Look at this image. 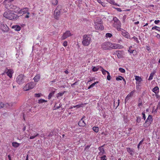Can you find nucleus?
<instances>
[{"label":"nucleus","instance_id":"nucleus-1","mask_svg":"<svg viewBox=\"0 0 160 160\" xmlns=\"http://www.w3.org/2000/svg\"><path fill=\"white\" fill-rule=\"evenodd\" d=\"M3 15L6 18L12 20H15L18 18L17 15L8 10L5 11L3 13Z\"/></svg>","mask_w":160,"mask_h":160},{"label":"nucleus","instance_id":"nucleus-2","mask_svg":"<svg viewBox=\"0 0 160 160\" xmlns=\"http://www.w3.org/2000/svg\"><path fill=\"white\" fill-rule=\"evenodd\" d=\"M113 26L116 28L118 31H120L121 29V23L120 21L116 17L113 18L112 20Z\"/></svg>","mask_w":160,"mask_h":160},{"label":"nucleus","instance_id":"nucleus-3","mask_svg":"<svg viewBox=\"0 0 160 160\" xmlns=\"http://www.w3.org/2000/svg\"><path fill=\"white\" fill-rule=\"evenodd\" d=\"M91 41V38L87 35H84L83 37L82 44L84 46H88Z\"/></svg>","mask_w":160,"mask_h":160},{"label":"nucleus","instance_id":"nucleus-4","mask_svg":"<svg viewBox=\"0 0 160 160\" xmlns=\"http://www.w3.org/2000/svg\"><path fill=\"white\" fill-rule=\"evenodd\" d=\"M26 77L23 74L19 75L16 78V82L19 84H22L25 81Z\"/></svg>","mask_w":160,"mask_h":160},{"label":"nucleus","instance_id":"nucleus-5","mask_svg":"<svg viewBox=\"0 0 160 160\" xmlns=\"http://www.w3.org/2000/svg\"><path fill=\"white\" fill-rule=\"evenodd\" d=\"M34 87L35 84L34 83L31 82L26 84L25 86L24 87L23 89L24 91H27L33 88Z\"/></svg>","mask_w":160,"mask_h":160},{"label":"nucleus","instance_id":"nucleus-6","mask_svg":"<svg viewBox=\"0 0 160 160\" xmlns=\"http://www.w3.org/2000/svg\"><path fill=\"white\" fill-rule=\"evenodd\" d=\"M111 42H105L103 43L101 45L102 48L104 50L110 49Z\"/></svg>","mask_w":160,"mask_h":160},{"label":"nucleus","instance_id":"nucleus-7","mask_svg":"<svg viewBox=\"0 0 160 160\" xmlns=\"http://www.w3.org/2000/svg\"><path fill=\"white\" fill-rule=\"evenodd\" d=\"M72 35V34L69 31H66L64 33L61 38V39L62 40L65 39L68 37L71 36Z\"/></svg>","mask_w":160,"mask_h":160},{"label":"nucleus","instance_id":"nucleus-8","mask_svg":"<svg viewBox=\"0 0 160 160\" xmlns=\"http://www.w3.org/2000/svg\"><path fill=\"white\" fill-rule=\"evenodd\" d=\"M61 10V9L58 10L57 8H56L55 10L54 13V17L55 19H58L59 18L60 14V11Z\"/></svg>","mask_w":160,"mask_h":160},{"label":"nucleus","instance_id":"nucleus-9","mask_svg":"<svg viewBox=\"0 0 160 160\" xmlns=\"http://www.w3.org/2000/svg\"><path fill=\"white\" fill-rule=\"evenodd\" d=\"M85 116H83L80 120L78 123V124L79 126L85 127L86 126V124L84 120V119H85Z\"/></svg>","mask_w":160,"mask_h":160},{"label":"nucleus","instance_id":"nucleus-10","mask_svg":"<svg viewBox=\"0 0 160 160\" xmlns=\"http://www.w3.org/2000/svg\"><path fill=\"white\" fill-rule=\"evenodd\" d=\"M110 47L111 48H122L123 46L117 43H112L111 42Z\"/></svg>","mask_w":160,"mask_h":160},{"label":"nucleus","instance_id":"nucleus-11","mask_svg":"<svg viewBox=\"0 0 160 160\" xmlns=\"http://www.w3.org/2000/svg\"><path fill=\"white\" fill-rule=\"evenodd\" d=\"M28 10V8H25L21 9L20 10H19V11L18 10L17 12H16L18 14H23L27 12Z\"/></svg>","mask_w":160,"mask_h":160},{"label":"nucleus","instance_id":"nucleus-12","mask_svg":"<svg viewBox=\"0 0 160 160\" xmlns=\"http://www.w3.org/2000/svg\"><path fill=\"white\" fill-rule=\"evenodd\" d=\"M0 29L3 32H6L8 31V28L6 25L4 24H1L0 25Z\"/></svg>","mask_w":160,"mask_h":160},{"label":"nucleus","instance_id":"nucleus-13","mask_svg":"<svg viewBox=\"0 0 160 160\" xmlns=\"http://www.w3.org/2000/svg\"><path fill=\"white\" fill-rule=\"evenodd\" d=\"M103 146L100 147L98 148V149L99 152H98V155L100 156H102L105 153V152L104 148H102Z\"/></svg>","mask_w":160,"mask_h":160},{"label":"nucleus","instance_id":"nucleus-14","mask_svg":"<svg viewBox=\"0 0 160 160\" xmlns=\"http://www.w3.org/2000/svg\"><path fill=\"white\" fill-rule=\"evenodd\" d=\"M95 27L98 30H102L104 28V27L101 23L95 25Z\"/></svg>","mask_w":160,"mask_h":160},{"label":"nucleus","instance_id":"nucleus-15","mask_svg":"<svg viewBox=\"0 0 160 160\" xmlns=\"http://www.w3.org/2000/svg\"><path fill=\"white\" fill-rule=\"evenodd\" d=\"M7 71L6 72L7 75L10 78H11L12 77V74L13 73V70L12 69H8L7 68H6Z\"/></svg>","mask_w":160,"mask_h":160},{"label":"nucleus","instance_id":"nucleus-16","mask_svg":"<svg viewBox=\"0 0 160 160\" xmlns=\"http://www.w3.org/2000/svg\"><path fill=\"white\" fill-rule=\"evenodd\" d=\"M146 122L149 123H151L152 122V116L151 115H149L146 121Z\"/></svg>","mask_w":160,"mask_h":160},{"label":"nucleus","instance_id":"nucleus-17","mask_svg":"<svg viewBox=\"0 0 160 160\" xmlns=\"http://www.w3.org/2000/svg\"><path fill=\"white\" fill-rule=\"evenodd\" d=\"M102 22L101 19L99 18H97L96 19L94 22L95 25L98 24H101Z\"/></svg>","mask_w":160,"mask_h":160},{"label":"nucleus","instance_id":"nucleus-18","mask_svg":"<svg viewBox=\"0 0 160 160\" xmlns=\"http://www.w3.org/2000/svg\"><path fill=\"white\" fill-rule=\"evenodd\" d=\"M12 28L14 29L16 31H19L21 29V28L18 25L13 26Z\"/></svg>","mask_w":160,"mask_h":160},{"label":"nucleus","instance_id":"nucleus-19","mask_svg":"<svg viewBox=\"0 0 160 160\" xmlns=\"http://www.w3.org/2000/svg\"><path fill=\"white\" fill-rule=\"evenodd\" d=\"M40 75L39 74L37 75L33 79L35 82H38L40 79Z\"/></svg>","mask_w":160,"mask_h":160},{"label":"nucleus","instance_id":"nucleus-20","mask_svg":"<svg viewBox=\"0 0 160 160\" xmlns=\"http://www.w3.org/2000/svg\"><path fill=\"white\" fill-rule=\"evenodd\" d=\"M152 91L155 93H158L159 92V89L158 87H156L152 89Z\"/></svg>","mask_w":160,"mask_h":160},{"label":"nucleus","instance_id":"nucleus-21","mask_svg":"<svg viewBox=\"0 0 160 160\" xmlns=\"http://www.w3.org/2000/svg\"><path fill=\"white\" fill-rule=\"evenodd\" d=\"M99 68H101V70L103 75H105L107 73L108 74V71L104 70L102 67H100Z\"/></svg>","mask_w":160,"mask_h":160},{"label":"nucleus","instance_id":"nucleus-22","mask_svg":"<svg viewBox=\"0 0 160 160\" xmlns=\"http://www.w3.org/2000/svg\"><path fill=\"white\" fill-rule=\"evenodd\" d=\"M122 34L123 36L127 38H128L129 36L128 33L126 31L122 32Z\"/></svg>","mask_w":160,"mask_h":160},{"label":"nucleus","instance_id":"nucleus-23","mask_svg":"<svg viewBox=\"0 0 160 160\" xmlns=\"http://www.w3.org/2000/svg\"><path fill=\"white\" fill-rule=\"evenodd\" d=\"M92 129L94 132L97 133L99 131V128L98 127H93Z\"/></svg>","mask_w":160,"mask_h":160},{"label":"nucleus","instance_id":"nucleus-24","mask_svg":"<svg viewBox=\"0 0 160 160\" xmlns=\"http://www.w3.org/2000/svg\"><path fill=\"white\" fill-rule=\"evenodd\" d=\"M118 102H116V103H115V101H114V107H116V108H115L116 109L117 108V107L119 106V105L120 100L119 99H118Z\"/></svg>","mask_w":160,"mask_h":160},{"label":"nucleus","instance_id":"nucleus-25","mask_svg":"<svg viewBox=\"0 0 160 160\" xmlns=\"http://www.w3.org/2000/svg\"><path fill=\"white\" fill-rule=\"evenodd\" d=\"M55 91H52L51 93H50L48 96V99H50L52 98V96L54 94Z\"/></svg>","mask_w":160,"mask_h":160},{"label":"nucleus","instance_id":"nucleus-26","mask_svg":"<svg viewBox=\"0 0 160 160\" xmlns=\"http://www.w3.org/2000/svg\"><path fill=\"white\" fill-rule=\"evenodd\" d=\"M155 73V72H153L150 73L149 78L148 79V80H151L152 79Z\"/></svg>","mask_w":160,"mask_h":160},{"label":"nucleus","instance_id":"nucleus-27","mask_svg":"<svg viewBox=\"0 0 160 160\" xmlns=\"http://www.w3.org/2000/svg\"><path fill=\"white\" fill-rule=\"evenodd\" d=\"M117 56L119 58H122V52L121 51H119L117 54Z\"/></svg>","mask_w":160,"mask_h":160},{"label":"nucleus","instance_id":"nucleus-28","mask_svg":"<svg viewBox=\"0 0 160 160\" xmlns=\"http://www.w3.org/2000/svg\"><path fill=\"white\" fill-rule=\"evenodd\" d=\"M19 144L17 142H13L12 143V145L15 148H17L19 145Z\"/></svg>","mask_w":160,"mask_h":160},{"label":"nucleus","instance_id":"nucleus-29","mask_svg":"<svg viewBox=\"0 0 160 160\" xmlns=\"http://www.w3.org/2000/svg\"><path fill=\"white\" fill-rule=\"evenodd\" d=\"M135 79L139 82H140L142 81L141 78L140 77L138 76H136L135 77Z\"/></svg>","mask_w":160,"mask_h":160},{"label":"nucleus","instance_id":"nucleus-30","mask_svg":"<svg viewBox=\"0 0 160 160\" xmlns=\"http://www.w3.org/2000/svg\"><path fill=\"white\" fill-rule=\"evenodd\" d=\"M135 92V90H133V91L131 92L130 93H129L128 95L130 97H132L133 95V94Z\"/></svg>","mask_w":160,"mask_h":160},{"label":"nucleus","instance_id":"nucleus-31","mask_svg":"<svg viewBox=\"0 0 160 160\" xmlns=\"http://www.w3.org/2000/svg\"><path fill=\"white\" fill-rule=\"evenodd\" d=\"M152 29H156L159 32H160V28L157 26H154L152 28Z\"/></svg>","mask_w":160,"mask_h":160},{"label":"nucleus","instance_id":"nucleus-32","mask_svg":"<svg viewBox=\"0 0 160 160\" xmlns=\"http://www.w3.org/2000/svg\"><path fill=\"white\" fill-rule=\"evenodd\" d=\"M47 101L45 100L44 99H40L38 100V103H42L44 102H47Z\"/></svg>","mask_w":160,"mask_h":160},{"label":"nucleus","instance_id":"nucleus-33","mask_svg":"<svg viewBox=\"0 0 160 160\" xmlns=\"http://www.w3.org/2000/svg\"><path fill=\"white\" fill-rule=\"evenodd\" d=\"M127 150L128 152L130 153V154H132V152H133L132 150L131 149V148H127Z\"/></svg>","mask_w":160,"mask_h":160},{"label":"nucleus","instance_id":"nucleus-34","mask_svg":"<svg viewBox=\"0 0 160 160\" xmlns=\"http://www.w3.org/2000/svg\"><path fill=\"white\" fill-rule=\"evenodd\" d=\"M38 135V133H35L33 136H31L30 137V139H34L35 137Z\"/></svg>","mask_w":160,"mask_h":160},{"label":"nucleus","instance_id":"nucleus-35","mask_svg":"<svg viewBox=\"0 0 160 160\" xmlns=\"http://www.w3.org/2000/svg\"><path fill=\"white\" fill-rule=\"evenodd\" d=\"M141 121V117L139 116L137 117V119L136 120V121L138 123H139Z\"/></svg>","mask_w":160,"mask_h":160},{"label":"nucleus","instance_id":"nucleus-36","mask_svg":"<svg viewBox=\"0 0 160 160\" xmlns=\"http://www.w3.org/2000/svg\"><path fill=\"white\" fill-rule=\"evenodd\" d=\"M58 3V1L57 0H52V3L54 5H56Z\"/></svg>","mask_w":160,"mask_h":160},{"label":"nucleus","instance_id":"nucleus-37","mask_svg":"<svg viewBox=\"0 0 160 160\" xmlns=\"http://www.w3.org/2000/svg\"><path fill=\"white\" fill-rule=\"evenodd\" d=\"M99 68L98 67H94L92 69V70L94 72L97 71L99 69Z\"/></svg>","mask_w":160,"mask_h":160},{"label":"nucleus","instance_id":"nucleus-38","mask_svg":"<svg viewBox=\"0 0 160 160\" xmlns=\"http://www.w3.org/2000/svg\"><path fill=\"white\" fill-rule=\"evenodd\" d=\"M122 78H123L122 77L120 76H118V77H116V80L118 81L120 80H121L122 79Z\"/></svg>","mask_w":160,"mask_h":160},{"label":"nucleus","instance_id":"nucleus-39","mask_svg":"<svg viewBox=\"0 0 160 160\" xmlns=\"http://www.w3.org/2000/svg\"><path fill=\"white\" fill-rule=\"evenodd\" d=\"M64 92H59V93H58L57 94V97L58 98L59 97L62 96L63 95Z\"/></svg>","mask_w":160,"mask_h":160},{"label":"nucleus","instance_id":"nucleus-40","mask_svg":"<svg viewBox=\"0 0 160 160\" xmlns=\"http://www.w3.org/2000/svg\"><path fill=\"white\" fill-rule=\"evenodd\" d=\"M130 97H129L128 95L126 97V98L125 100V103H126L127 102H128L130 99Z\"/></svg>","mask_w":160,"mask_h":160},{"label":"nucleus","instance_id":"nucleus-41","mask_svg":"<svg viewBox=\"0 0 160 160\" xmlns=\"http://www.w3.org/2000/svg\"><path fill=\"white\" fill-rule=\"evenodd\" d=\"M110 4H115V2L113 0H106Z\"/></svg>","mask_w":160,"mask_h":160},{"label":"nucleus","instance_id":"nucleus-42","mask_svg":"<svg viewBox=\"0 0 160 160\" xmlns=\"http://www.w3.org/2000/svg\"><path fill=\"white\" fill-rule=\"evenodd\" d=\"M112 36V35L110 33H107L106 34V37L107 38H111Z\"/></svg>","mask_w":160,"mask_h":160},{"label":"nucleus","instance_id":"nucleus-43","mask_svg":"<svg viewBox=\"0 0 160 160\" xmlns=\"http://www.w3.org/2000/svg\"><path fill=\"white\" fill-rule=\"evenodd\" d=\"M150 123L146 122V121H145L144 123L143 124V126L145 127H148L150 125Z\"/></svg>","mask_w":160,"mask_h":160},{"label":"nucleus","instance_id":"nucleus-44","mask_svg":"<svg viewBox=\"0 0 160 160\" xmlns=\"http://www.w3.org/2000/svg\"><path fill=\"white\" fill-rule=\"evenodd\" d=\"M106 156L105 155H103L100 157V160H107Z\"/></svg>","mask_w":160,"mask_h":160},{"label":"nucleus","instance_id":"nucleus-45","mask_svg":"<svg viewBox=\"0 0 160 160\" xmlns=\"http://www.w3.org/2000/svg\"><path fill=\"white\" fill-rule=\"evenodd\" d=\"M119 70L122 73H124L125 72V70L121 68H119Z\"/></svg>","mask_w":160,"mask_h":160},{"label":"nucleus","instance_id":"nucleus-46","mask_svg":"<svg viewBox=\"0 0 160 160\" xmlns=\"http://www.w3.org/2000/svg\"><path fill=\"white\" fill-rule=\"evenodd\" d=\"M108 75L107 76V78L108 80L109 81L111 79V76L109 72H108Z\"/></svg>","mask_w":160,"mask_h":160},{"label":"nucleus","instance_id":"nucleus-47","mask_svg":"<svg viewBox=\"0 0 160 160\" xmlns=\"http://www.w3.org/2000/svg\"><path fill=\"white\" fill-rule=\"evenodd\" d=\"M158 109H160V102H159L158 103V105L157 106V109L155 110V112H157V110Z\"/></svg>","mask_w":160,"mask_h":160},{"label":"nucleus","instance_id":"nucleus-48","mask_svg":"<svg viewBox=\"0 0 160 160\" xmlns=\"http://www.w3.org/2000/svg\"><path fill=\"white\" fill-rule=\"evenodd\" d=\"M132 38L134 39V40L137 43H138L139 42V41L138 40V38L135 37H133Z\"/></svg>","mask_w":160,"mask_h":160},{"label":"nucleus","instance_id":"nucleus-49","mask_svg":"<svg viewBox=\"0 0 160 160\" xmlns=\"http://www.w3.org/2000/svg\"><path fill=\"white\" fill-rule=\"evenodd\" d=\"M81 107H82L81 104H80V105L78 104V105H76L75 106H73V107L74 108H79Z\"/></svg>","mask_w":160,"mask_h":160},{"label":"nucleus","instance_id":"nucleus-50","mask_svg":"<svg viewBox=\"0 0 160 160\" xmlns=\"http://www.w3.org/2000/svg\"><path fill=\"white\" fill-rule=\"evenodd\" d=\"M142 118L144 120H145L146 119V116L144 112H142Z\"/></svg>","mask_w":160,"mask_h":160},{"label":"nucleus","instance_id":"nucleus-51","mask_svg":"<svg viewBox=\"0 0 160 160\" xmlns=\"http://www.w3.org/2000/svg\"><path fill=\"white\" fill-rule=\"evenodd\" d=\"M5 105L2 102H0V108L4 107Z\"/></svg>","mask_w":160,"mask_h":160},{"label":"nucleus","instance_id":"nucleus-52","mask_svg":"<svg viewBox=\"0 0 160 160\" xmlns=\"http://www.w3.org/2000/svg\"><path fill=\"white\" fill-rule=\"evenodd\" d=\"M34 96L36 97L39 98L41 96L40 94L39 93H35L34 94Z\"/></svg>","mask_w":160,"mask_h":160},{"label":"nucleus","instance_id":"nucleus-53","mask_svg":"<svg viewBox=\"0 0 160 160\" xmlns=\"http://www.w3.org/2000/svg\"><path fill=\"white\" fill-rule=\"evenodd\" d=\"M67 42L65 41L63 42V45L64 47H66L67 46Z\"/></svg>","mask_w":160,"mask_h":160},{"label":"nucleus","instance_id":"nucleus-54","mask_svg":"<svg viewBox=\"0 0 160 160\" xmlns=\"http://www.w3.org/2000/svg\"><path fill=\"white\" fill-rule=\"evenodd\" d=\"M134 51H135V50H132L131 49H129L128 50V52H130L131 53H133V52Z\"/></svg>","mask_w":160,"mask_h":160},{"label":"nucleus","instance_id":"nucleus-55","mask_svg":"<svg viewBox=\"0 0 160 160\" xmlns=\"http://www.w3.org/2000/svg\"><path fill=\"white\" fill-rule=\"evenodd\" d=\"M98 82H94V83H93L91 85V86L92 87H93L97 83H98Z\"/></svg>","mask_w":160,"mask_h":160},{"label":"nucleus","instance_id":"nucleus-56","mask_svg":"<svg viewBox=\"0 0 160 160\" xmlns=\"http://www.w3.org/2000/svg\"><path fill=\"white\" fill-rule=\"evenodd\" d=\"M98 2L99 3H101L102 6H105V4L103 2H101L100 0H99Z\"/></svg>","mask_w":160,"mask_h":160},{"label":"nucleus","instance_id":"nucleus-57","mask_svg":"<svg viewBox=\"0 0 160 160\" xmlns=\"http://www.w3.org/2000/svg\"><path fill=\"white\" fill-rule=\"evenodd\" d=\"M115 9L118 12H121L122 11V10L120 8H115Z\"/></svg>","mask_w":160,"mask_h":160},{"label":"nucleus","instance_id":"nucleus-58","mask_svg":"<svg viewBox=\"0 0 160 160\" xmlns=\"http://www.w3.org/2000/svg\"><path fill=\"white\" fill-rule=\"evenodd\" d=\"M160 22V21L159 20H155L154 21V23L156 24H158Z\"/></svg>","mask_w":160,"mask_h":160},{"label":"nucleus","instance_id":"nucleus-59","mask_svg":"<svg viewBox=\"0 0 160 160\" xmlns=\"http://www.w3.org/2000/svg\"><path fill=\"white\" fill-rule=\"evenodd\" d=\"M30 14V13L29 12H27V15H26L25 17V18H29V15Z\"/></svg>","mask_w":160,"mask_h":160},{"label":"nucleus","instance_id":"nucleus-60","mask_svg":"<svg viewBox=\"0 0 160 160\" xmlns=\"http://www.w3.org/2000/svg\"><path fill=\"white\" fill-rule=\"evenodd\" d=\"M77 82H75L74 83H73L71 85V86L72 87H73L74 85H77Z\"/></svg>","mask_w":160,"mask_h":160},{"label":"nucleus","instance_id":"nucleus-61","mask_svg":"<svg viewBox=\"0 0 160 160\" xmlns=\"http://www.w3.org/2000/svg\"><path fill=\"white\" fill-rule=\"evenodd\" d=\"M61 105H59V106H57L56 105H55V106L56 107V109H59L60 107H61Z\"/></svg>","mask_w":160,"mask_h":160},{"label":"nucleus","instance_id":"nucleus-62","mask_svg":"<svg viewBox=\"0 0 160 160\" xmlns=\"http://www.w3.org/2000/svg\"><path fill=\"white\" fill-rule=\"evenodd\" d=\"M144 141V139H142L141 141H140V142H139V144L141 145L142 144V142H143Z\"/></svg>","mask_w":160,"mask_h":160},{"label":"nucleus","instance_id":"nucleus-63","mask_svg":"<svg viewBox=\"0 0 160 160\" xmlns=\"http://www.w3.org/2000/svg\"><path fill=\"white\" fill-rule=\"evenodd\" d=\"M156 37L160 39V35L159 34H157V35H156Z\"/></svg>","mask_w":160,"mask_h":160},{"label":"nucleus","instance_id":"nucleus-64","mask_svg":"<svg viewBox=\"0 0 160 160\" xmlns=\"http://www.w3.org/2000/svg\"><path fill=\"white\" fill-rule=\"evenodd\" d=\"M8 158L9 159V160H11L10 155H8Z\"/></svg>","mask_w":160,"mask_h":160}]
</instances>
